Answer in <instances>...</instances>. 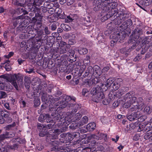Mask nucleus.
<instances>
[{
    "label": "nucleus",
    "mask_w": 152,
    "mask_h": 152,
    "mask_svg": "<svg viewBox=\"0 0 152 152\" xmlns=\"http://www.w3.org/2000/svg\"><path fill=\"white\" fill-rule=\"evenodd\" d=\"M140 4L142 6H147L149 5L150 3L147 0H144V1H141Z\"/></svg>",
    "instance_id": "obj_61"
},
{
    "label": "nucleus",
    "mask_w": 152,
    "mask_h": 152,
    "mask_svg": "<svg viewBox=\"0 0 152 152\" xmlns=\"http://www.w3.org/2000/svg\"><path fill=\"white\" fill-rule=\"evenodd\" d=\"M81 125V124L78 123H74L70 124L69 126V128L70 129L72 130H75L78 127H80Z\"/></svg>",
    "instance_id": "obj_32"
},
{
    "label": "nucleus",
    "mask_w": 152,
    "mask_h": 152,
    "mask_svg": "<svg viewBox=\"0 0 152 152\" xmlns=\"http://www.w3.org/2000/svg\"><path fill=\"white\" fill-rule=\"evenodd\" d=\"M96 5L94 8L95 11H101L102 13H107L110 11L108 4L96 3Z\"/></svg>",
    "instance_id": "obj_6"
},
{
    "label": "nucleus",
    "mask_w": 152,
    "mask_h": 152,
    "mask_svg": "<svg viewBox=\"0 0 152 152\" xmlns=\"http://www.w3.org/2000/svg\"><path fill=\"white\" fill-rule=\"evenodd\" d=\"M94 77L90 81V84L95 85L97 83L99 82V77L96 76H94Z\"/></svg>",
    "instance_id": "obj_38"
},
{
    "label": "nucleus",
    "mask_w": 152,
    "mask_h": 152,
    "mask_svg": "<svg viewBox=\"0 0 152 152\" xmlns=\"http://www.w3.org/2000/svg\"><path fill=\"white\" fill-rule=\"evenodd\" d=\"M91 93L94 96L92 99V100L96 102H99L105 97L100 87L93 88L91 90Z\"/></svg>",
    "instance_id": "obj_4"
},
{
    "label": "nucleus",
    "mask_w": 152,
    "mask_h": 152,
    "mask_svg": "<svg viewBox=\"0 0 152 152\" xmlns=\"http://www.w3.org/2000/svg\"><path fill=\"white\" fill-rule=\"evenodd\" d=\"M93 73H94L93 67L91 66H88L86 71L80 72V76H83L84 77H92L93 76Z\"/></svg>",
    "instance_id": "obj_12"
},
{
    "label": "nucleus",
    "mask_w": 152,
    "mask_h": 152,
    "mask_svg": "<svg viewBox=\"0 0 152 152\" xmlns=\"http://www.w3.org/2000/svg\"><path fill=\"white\" fill-rule=\"evenodd\" d=\"M50 123V124L47 125H45V128L47 130L54 128L55 126V123H54L53 121Z\"/></svg>",
    "instance_id": "obj_41"
},
{
    "label": "nucleus",
    "mask_w": 152,
    "mask_h": 152,
    "mask_svg": "<svg viewBox=\"0 0 152 152\" xmlns=\"http://www.w3.org/2000/svg\"><path fill=\"white\" fill-rule=\"evenodd\" d=\"M144 113L148 114H150L152 112V110L151 109L150 107L149 106H146L143 110Z\"/></svg>",
    "instance_id": "obj_51"
},
{
    "label": "nucleus",
    "mask_w": 152,
    "mask_h": 152,
    "mask_svg": "<svg viewBox=\"0 0 152 152\" xmlns=\"http://www.w3.org/2000/svg\"><path fill=\"white\" fill-rule=\"evenodd\" d=\"M16 12L19 14H22V15H26V11H25L24 10V8L23 7H19L16 9Z\"/></svg>",
    "instance_id": "obj_42"
},
{
    "label": "nucleus",
    "mask_w": 152,
    "mask_h": 152,
    "mask_svg": "<svg viewBox=\"0 0 152 152\" xmlns=\"http://www.w3.org/2000/svg\"><path fill=\"white\" fill-rule=\"evenodd\" d=\"M7 81L12 83L16 89L19 90L23 87V76L18 74H10L8 75Z\"/></svg>",
    "instance_id": "obj_3"
},
{
    "label": "nucleus",
    "mask_w": 152,
    "mask_h": 152,
    "mask_svg": "<svg viewBox=\"0 0 152 152\" xmlns=\"http://www.w3.org/2000/svg\"><path fill=\"white\" fill-rule=\"evenodd\" d=\"M139 98H137L135 96H132L131 99L129 100L130 102L132 104L133 106L134 107V105H136V104L138 103V101Z\"/></svg>",
    "instance_id": "obj_36"
},
{
    "label": "nucleus",
    "mask_w": 152,
    "mask_h": 152,
    "mask_svg": "<svg viewBox=\"0 0 152 152\" xmlns=\"http://www.w3.org/2000/svg\"><path fill=\"white\" fill-rule=\"evenodd\" d=\"M115 18V15L114 13L109 12L107 14L102 17L101 18V20L102 21H104L107 20L109 18H111V20L113 19V18Z\"/></svg>",
    "instance_id": "obj_22"
},
{
    "label": "nucleus",
    "mask_w": 152,
    "mask_h": 152,
    "mask_svg": "<svg viewBox=\"0 0 152 152\" xmlns=\"http://www.w3.org/2000/svg\"><path fill=\"white\" fill-rule=\"evenodd\" d=\"M19 144L17 143H14L12 145H7V148L9 150H16L19 147Z\"/></svg>",
    "instance_id": "obj_34"
},
{
    "label": "nucleus",
    "mask_w": 152,
    "mask_h": 152,
    "mask_svg": "<svg viewBox=\"0 0 152 152\" xmlns=\"http://www.w3.org/2000/svg\"><path fill=\"white\" fill-rule=\"evenodd\" d=\"M96 143L95 141L91 140V142H90L88 144L89 145V148H91L92 147L95 146L96 145Z\"/></svg>",
    "instance_id": "obj_64"
},
{
    "label": "nucleus",
    "mask_w": 152,
    "mask_h": 152,
    "mask_svg": "<svg viewBox=\"0 0 152 152\" xmlns=\"http://www.w3.org/2000/svg\"><path fill=\"white\" fill-rule=\"evenodd\" d=\"M58 23L57 22H54L51 23L49 25V28L52 31H55L57 27Z\"/></svg>",
    "instance_id": "obj_33"
},
{
    "label": "nucleus",
    "mask_w": 152,
    "mask_h": 152,
    "mask_svg": "<svg viewBox=\"0 0 152 152\" xmlns=\"http://www.w3.org/2000/svg\"><path fill=\"white\" fill-rule=\"evenodd\" d=\"M68 48L65 47V46H63L61 47L60 49V53H61L64 54L66 53L68 51Z\"/></svg>",
    "instance_id": "obj_59"
},
{
    "label": "nucleus",
    "mask_w": 152,
    "mask_h": 152,
    "mask_svg": "<svg viewBox=\"0 0 152 152\" xmlns=\"http://www.w3.org/2000/svg\"><path fill=\"white\" fill-rule=\"evenodd\" d=\"M56 110H56L55 113H53L51 115V118L52 120V121H58V122H65V118L63 116V114L61 115V114H59L58 113H56L58 112L59 111Z\"/></svg>",
    "instance_id": "obj_11"
},
{
    "label": "nucleus",
    "mask_w": 152,
    "mask_h": 152,
    "mask_svg": "<svg viewBox=\"0 0 152 152\" xmlns=\"http://www.w3.org/2000/svg\"><path fill=\"white\" fill-rule=\"evenodd\" d=\"M110 6V9L111 10L110 12H111L114 13V15H115L117 12L118 11V7L119 6H121L120 5H118L117 3L113 1V0H112V2L108 4Z\"/></svg>",
    "instance_id": "obj_14"
},
{
    "label": "nucleus",
    "mask_w": 152,
    "mask_h": 152,
    "mask_svg": "<svg viewBox=\"0 0 152 152\" xmlns=\"http://www.w3.org/2000/svg\"><path fill=\"white\" fill-rule=\"evenodd\" d=\"M41 87H39V88L37 90V93H39V94L41 93V95L42 96L41 97V99L42 101L44 102L48 103L50 102V104L49 105V108L50 109V110H51L52 108L53 107H51V106L50 105V104L51 103H52L53 101L54 100V99L53 96L52 95H48V96H47V93L45 92L44 89V88H42H42H40Z\"/></svg>",
    "instance_id": "obj_5"
},
{
    "label": "nucleus",
    "mask_w": 152,
    "mask_h": 152,
    "mask_svg": "<svg viewBox=\"0 0 152 152\" xmlns=\"http://www.w3.org/2000/svg\"><path fill=\"white\" fill-rule=\"evenodd\" d=\"M138 100V103L136 104V105H134V107H133V109L134 110H137V111L142 110L144 107L142 98L141 97H139Z\"/></svg>",
    "instance_id": "obj_16"
},
{
    "label": "nucleus",
    "mask_w": 152,
    "mask_h": 152,
    "mask_svg": "<svg viewBox=\"0 0 152 152\" xmlns=\"http://www.w3.org/2000/svg\"><path fill=\"white\" fill-rule=\"evenodd\" d=\"M78 52L80 55H84L87 53L88 50L85 48H81L78 50Z\"/></svg>",
    "instance_id": "obj_46"
},
{
    "label": "nucleus",
    "mask_w": 152,
    "mask_h": 152,
    "mask_svg": "<svg viewBox=\"0 0 152 152\" xmlns=\"http://www.w3.org/2000/svg\"><path fill=\"white\" fill-rule=\"evenodd\" d=\"M46 139L47 142H50V145H52L50 148L51 151H52L54 150V148L58 147V145H62L65 141V140L63 139H60L58 140H55L53 138H51L50 141L48 138H46Z\"/></svg>",
    "instance_id": "obj_9"
},
{
    "label": "nucleus",
    "mask_w": 152,
    "mask_h": 152,
    "mask_svg": "<svg viewBox=\"0 0 152 152\" xmlns=\"http://www.w3.org/2000/svg\"><path fill=\"white\" fill-rule=\"evenodd\" d=\"M118 8L119 10L116 13L115 16H120L123 21L129 18L131 15L130 13L126 11L125 8L122 6H119Z\"/></svg>",
    "instance_id": "obj_8"
},
{
    "label": "nucleus",
    "mask_w": 152,
    "mask_h": 152,
    "mask_svg": "<svg viewBox=\"0 0 152 152\" xmlns=\"http://www.w3.org/2000/svg\"><path fill=\"white\" fill-rule=\"evenodd\" d=\"M32 3V2H24V6H22L24 8V10L26 11V15L28 14V13L30 12V6L31 4Z\"/></svg>",
    "instance_id": "obj_29"
},
{
    "label": "nucleus",
    "mask_w": 152,
    "mask_h": 152,
    "mask_svg": "<svg viewBox=\"0 0 152 152\" xmlns=\"http://www.w3.org/2000/svg\"><path fill=\"white\" fill-rule=\"evenodd\" d=\"M56 99L57 100H61V101L60 102V104H62L63 102L68 103L69 102L71 101V102H76V98L73 96L62 95L59 97H58Z\"/></svg>",
    "instance_id": "obj_10"
},
{
    "label": "nucleus",
    "mask_w": 152,
    "mask_h": 152,
    "mask_svg": "<svg viewBox=\"0 0 152 152\" xmlns=\"http://www.w3.org/2000/svg\"><path fill=\"white\" fill-rule=\"evenodd\" d=\"M9 150L7 148V145L4 147L0 148V152H8Z\"/></svg>",
    "instance_id": "obj_60"
},
{
    "label": "nucleus",
    "mask_w": 152,
    "mask_h": 152,
    "mask_svg": "<svg viewBox=\"0 0 152 152\" xmlns=\"http://www.w3.org/2000/svg\"><path fill=\"white\" fill-rule=\"evenodd\" d=\"M133 95V93L132 92H128L124 96V98L125 99H131Z\"/></svg>",
    "instance_id": "obj_48"
},
{
    "label": "nucleus",
    "mask_w": 152,
    "mask_h": 152,
    "mask_svg": "<svg viewBox=\"0 0 152 152\" xmlns=\"http://www.w3.org/2000/svg\"><path fill=\"white\" fill-rule=\"evenodd\" d=\"M43 29L38 30L37 29L34 28V30L37 32V35L35 39L36 45L37 48L41 46L42 43H46L47 42L48 36L52 33L48 26L45 25H42Z\"/></svg>",
    "instance_id": "obj_1"
},
{
    "label": "nucleus",
    "mask_w": 152,
    "mask_h": 152,
    "mask_svg": "<svg viewBox=\"0 0 152 152\" xmlns=\"http://www.w3.org/2000/svg\"><path fill=\"white\" fill-rule=\"evenodd\" d=\"M5 133L7 138L13 137L15 135V133L12 132H6Z\"/></svg>",
    "instance_id": "obj_52"
},
{
    "label": "nucleus",
    "mask_w": 152,
    "mask_h": 152,
    "mask_svg": "<svg viewBox=\"0 0 152 152\" xmlns=\"http://www.w3.org/2000/svg\"><path fill=\"white\" fill-rule=\"evenodd\" d=\"M37 126L39 131L42 130L43 129L45 128V125L39 123L37 124Z\"/></svg>",
    "instance_id": "obj_53"
},
{
    "label": "nucleus",
    "mask_w": 152,
    "mask_h": 152,
    "mask_svg": "<svg viewBox=\"0 0 152 152\" xmlns=\"http://www.w3.org/2000/svg\"><path fill=\"white\" fill-rule=\"evenodd\" d=\"M24 84L26 88L27 89H28L30 87L29 86L30 83L31 82L30 77L27 76H25L24 78Z\"/></svg>",
    "instance_id": "obj_28"
},
{
    "label": "nucleus",
    "mask_w": 152,
    "mask_h": 152,
    "mask_svg": "<svg viewBox=\"0 0 152 152\" xmlns=\"http://www.w3.org/2000/svg\"><path fill=\"white\" fill-rule=\"evenodd\" d=\"M34 106L35 107L39 106L40 104V99L38 98H34Z\"/></svg>",
    "instance_id": "obj_47"
},
{
    "label": "nucleus",
    "mask_w": 152,
    "mask_h": 152,
    "mask_svg": "<svg viewBox=\"0 0 152 152\" xmlns=\"http://www.w3.org/2000/svg\"><path fill=\"white\" fill-rule=\"evenodd\" d=\"M72 133L74 138L79 139V137H80V134L79 132H73Z\"/></svg>",
    "instance_id": "obj_57"
},
{
    "label": "nucleus",
    "mask_w": 152,
    "mask_h": 152,
    "mask_svg": "<svg viewBox=\"0 0 152 152\" xmlns=\"http://www.w3.org/2000/svg\"><path fill=\"white\" fill-rule=\"evenodd\" d=\"M92 138V137L91 136L87 137L82 141L83 143L84 144H89L90 142V140H91Z\"/></svg>",
    "instance_id": "obj_54"
},
{
    "label": "nucleus",
    "mask_w": 152,
    "mask_h": 152,
    "mask_svg": "<svg viewBox=\"0 0 152 152\" xmlns=\"http://www.w3.org/2000/svg\"><path fill=\"white\" fill-rule=\"evenodd\" d=\"M125 31H123L122 32H118V33H114L112 37V39L111 41V45L114 43L118 42H121L122 40L124 39L126 36L128 35Z\"/></svg>",
    "instance_id": "obj_7"
},
{
    "label": "nucleus",
    "mask_w": 152,
    "mask_h": 152,
    "mask_svg": "<svg viewBox=\"0 0 152 152\" xmlns=\"http://www.w3.org/2000/svg\"><path fill=\"white\" fill-rule=\"evenodd\" d=\"M74 17H77V15H74V16L73 15L70 14L69 15L67 16V19H66L65 20V22L68 23L72 21L75 19L74 18Z\"/></svg>",
    "instance_id": "obj_37"
},
{
    "label": "nucleus",
    "mask_w": 152,
    "mask_h": 152,
    "mask_svg": "<svg viewBox=\"0 0 152 152\" xmlns=\"http://www.w3.org/2000/svg\"><path fill=\"white\" fill-rule=\"evenodd\" d=\"M63 28L64 30L66 31H69L71 29L70 27L66 24H63Z\"/></svg>",
    "instance_id": "obj_63"
},
{
    "label": "nucleus",
    "mask_w": 152,
    "mask_h": 152,
    "mask_svg": "<svg viewBox=\"0 0 152 152\" xmlns=\"http://www.w3.org/2000/svg\"><path fill=\"white\" fill-rule=\"evenodd\" d=\"M132 24V20L129 19L123 22L122 25L120 26V27L122 28V29H123L125 30H126V29L128 28L129 32L130 33L131 30L129 28L130 27Z\"/></svg>",
    "instance_id": "obj_15"
},
{
    "label": "nucleus",
    "mask_w": 152,
    "mask_h": 152,
    "mask_svg": "<svg viewBox=\"0 0 152 152\" xmlns=\"http://www.w3.org/2000/svg\"><path fill=\"white\" fill-rule=\"evenodd\" d=\"M30 12H33V13H34L35 14V15L34 18H32V20L33 21V22H35L36 21V18L37 15H38L39 17L40 18H41V17L40 15V14L39 13L37 14L36 13V12H38V11L39 10V9L36 7V6H34L32 4H31V5L30 6Z\"/></svg>",
    "instance_id": "obj_17"
},
{
    "label": "nucleus",
    "mask_w": 152,
    "mask_h": 152,
    "mask_svg": "<svg viewBox=\"0 0 152 152\" xmlns=\"http://www.w3.org/2000/svg\"><path fill=\"white\" fill-rule=\"evenodd\" d=\"M148 132L144 134V139L145 140L148 139L150 141L152 140V132L148 131Z\"/></svg>",
    "instance_id": "obj_30"
},
{
    "label": "nucleus",
    "mask_w": 152,
    "mask_h": 152,
    "mask_svg": "<svg viewBox=\"0 0 152 152\" xmlns=\"http://www.w3.org/2000/svg\"><path fill=\"white\" fill-rule=\"evenodd\" d=\"M91 56L86 55V57L84 58L83 60V63L85 64H86L87 65H89L90 64V59Z\"/></svg>",
    "instance_id": "obj_44"
},
{
    "label": "nucleus",
    "mask_w": 152,
    "mask_h": 152,
    "mask_svg": "<svg viewBox=\"0 0 152 152\" xmlns=\"http://www.w3.org/2000/svg\"><path fill=\"white\" fill-rule=\"evenodd\" d=\"M94 73H93V76L99 77L102 74V72L101 71V69L100 66L98 65H95L93 67Z\"/></svg>",
    "instance_id": "obj_21"
},
{
    "label": "nucleus",
    "mask_w": 152,
    "mask_h": 152,
    "mask_svg": "<svg viewBox=\"0 0 152 152\" xmlns=\"http://www.w3.org/2000/svg\"><path fill=\"white\" fill-rule=\"evenodd\" d=\"M74 103L75 102H73L72 103H66V102H63L62 104H61L57 108L56 111H59L63 109L66 107H67L68 108L72 109L73 107H74Z\"/></svg>",
    "instance_id": "obj_18"
},
{
    "label": "nucleus",
    "mask_w": 152,
    "mask_h": 152,
    "mask_svg": "<svg viewBox=\"0 0 152 152\" xmlns=\"http://www.w3.org/2000/svg\"><path fill=\"white\" fill-rule=\"evenodd\" d=\"M126 116L128 120L130 121H132L139 119V115L137 113L134 112L131 114L127 115Z\"/></svg>",
    "instance_id": "obj_20"
},
{
    "label": "nucleus",
    "mask_w": 152,
    "mask_h": 152,
    "mask_svg": "<svg viewBox=\"0 0 152 152\" xmlns=\"http://www.w3.org/2000/svg\"><path fill=\"white\" fill-rule=\"evenodd\" d=\"M151 42V40H150V39L146 37H145L142 40V42L143 45H147L148 44Z\"/></svg>",
    "instance_id": "obj_45"
},
{
    "label": "nucleus",
    "mask_w": 152,
    "mask_h": 152,
    "mask_svg": "<svg viewBox=\"0 0 152 152\" xmlns=\"http://www.w3.org/2000/svg\"><path fill=\"white\" fill-rule=\"evenodd\" d=\"M24 0H15L14 3V5L15 6H18L22 7V6H24Z\"/></svg>",
    "instance_id": "obj_40"
},
{
    "label": "nucleus",
    "mask_w": 152,
    "mask_h": 152,
    "mask_svg": "<svg viewBox=\"0 0 152 152\" xmlns=\"http://www.w3.org/2000/svg\"><path fill=\"white\" fill-rule=\"evenodd\" d=\"M88 117L85 116L83 117L80 121H81V125H83L84 124L87 123L88 122Z\"/></svg>",
    "instance_id": "obj_49"
},
{
    "label": "nucleus",
    "mask_w": 152,
    "mask_h": 152,
    "mask_svg": "<svg viewBox=\"0 0 152 152\" xmlns=\"http://www.w3.org/2000/svg\"><path fill=\"white\" fill-rule=\"evenodd\" d=\"M132 37L130 36L128 43L131 46V49L133 50L138 45L140 42V39H142L143 37V32L142 28L140 26H138L136 27L132 32Z\"/></svg>",
    "instance_id": "obj_2"
},
{
    "label": "nucleus",
    "mask_w": 152,
    "mask_h": 152,
    "mask_svg": "<svg viewBox=\"0 0 152 152\" xmlns=\"http://www.w3.org/2000/svg\"><path fill=\"white\" fill-rule=\"evenodd\" d=\"M96 127V125L95 123H90L86 125V128L90 132L92 131L95 129Z\"/></svg>",
    "instance_id": "obj_27"
},
{
    "label": "nucleus",
    "mask_w": 152,
    "mask_h": 152,
    "mask_svg": "<svg viewBox=\"0 0 152 152\" xmlns=\"http://www.w3.org/2000/svg\"><path fill=\"white\" fill-rule=\"evenodd\" d=\"M142 125H140L139 126L138 131L140 132H144L146 131V132H148V131L152 132L151 130V126H148L147 125H145L144 127Z\"/></svg>",
    "instance_id": "obj_23"
},
{
    "label": "nucleus",
    "mask_w": 152,
    "mask_h": 152,
    "mask_svg": "<svg viewBox=\"0 0 152 152\" xmlns=\"http://www.w3.org/2000/svg\"><path fill=\"white\" fill-rule=\"evenodd\" d=\"M70 57L68 58L69 61L71 63L75 62L76 61L77 56L76 55L73 53H70L69 55Z\"/></svg>",
    "instance_id": "obj_39"
},
{
    "label": "nucleus",
    "mask_w": 152,
    "mask_h": 152,
    "mask_svg": "<svg viewBox=\"0 0 152 152\" xmlns=\"http://www.w3.org/2000/svg\"><path fill=\"white\" fill-rule=\"evenodd\" d=\"M39 132V136L41 137H43L46 136L48 137L50 136V134L48 131V130L46 129H43L42 130H41Z\"/></svg>",
    "instance_id": "obj_25"
},
{
    "label": "nucleus",
    "mask_w": 152,
    "mask_h": 152,
    "mask_svg": "<svg viewBox=\"0 0 152 152\" xmlns=\"http://www.w3.org/2000/svg\"><path fill=\"white\" fill-rule=\"evenodd\" d=\"M53 91V86L52 85H49L46 89V91L48 93H51Z\"/></svg>",
    "instance_id": "obj_56"
},
{
    "label": "nucleus",
    "mask_w": 152,
    "mask_h": 152,
    "mask_svg": "<svg viewBox=\"0 0 152 152\" xmlns=\"http://www.w3.org/2000/svg\"><path fill=\"white\" fill-rule=\"evenodd\" d=\"M82 115L80 113H77L73 116L72 121L73 122H76L78 121L82 117Z\"/></svg>",
    "instance_id": "obj_35"
},
{
    "label": "nucleus",
    "mask_w": 152,
    "mask_h": 152,
    "mask_svg": "<svg viewBox=\"0 0 152 152\" xmlns=\"http://www.w3.org/2000/svg\"><path fill=\"white\" fill-rule=\"evenodd\" d=\"M107 75L106 74H104L102 75L101 76L99 77V82L101 81V82H102L106 81L107 79Z\"/></svg>",
    "instance_id": "obj_43"
},
{
    "label": "nucleus",
    "mask_w": 152,
    "mask_h": 152,
    "mask_svg": "<svg viewBox=\"0 0 152 152\" xmlns=\"http://www.w3.org/2000/svg\"><path fill=\"white\" fill-rule=\"evenodd\" d=\"M61 9H59L57 13V15L58 17L61 19H64L65 18L64 15H63L64 13H60V12H61Z\"/></svg>",
    "instance_id": "obj_55"
},
{
    "label": "nucleus",
    "mask_w": 152,
    "mask_h": 152,
    "mask_svg": "<svg viewBox=\"0 0 152 152\" xmlns=\"http://www.w3.org/2000/svg\"><path fill=\"white\" fill-rule=\"evenodd\" d=\"M11 87L12 86L9 83H4L0 81V90L10 91L12 90Z\"/></svg>",
    "instance_id": "obj_19"
},
{
    "label": "nucleus",
    "mask_w": 152,
    "mask_h": 152,
    "mask_svg": "<svg viewBox=\"0 0 152 152\" xmlns=\"http://www.w3.org/2000/svg\"><path fill=\"white\" fill-rule=\"evenodd\" d=\"M110 79H107L106 81L105 82L104 84V88L105 91H106L107 90H111V83Z\"/></svg>",
    "instance_id": "obj_31"
},
{
    "label": "nucleus",
    "mask_w": 152,
    "mask_h": 152,
    "mask_svg": "<svg viewBox=\"0 0 152 152\" xmlns=\"http://www.w3.org/2000/svg\"><path fill=\"white\" fill-rule=\"evenodd\" d=\"M38 120L41 122H46L47 123L51 122L52 121L50 115L48 113L41 114L38 118Z\"/></svg>",
    "instance_id": "obj_13"
},
{
    "label": "nucleus",
    "mask_w": 152,
    "mask_h": 152,
    "mask_svg": "<svg viewBox=\"0 0 152 152\" xmlns=\"http://www.w3.org/2000/svg\"><path fill=\"white\" fill-rule=\"evenodd\" d=\"M114 19V23L115 25L119 26L124 21L120 16L117 15L115 16Z\"/></svg>",
    "instance_id": "obj_26"
},
{
    "label": "nucleus",
    "mask_w": 152,
    "mask_h": 152,
    "mask_svg": "<svg viewBox=\"0 0 152 152\" xmlns=\"http://www.w3.org/2000/svg\"><path fill=\"white\" fill-rule=\"evenodd\" d=\"M34 27V25H30L27 27L26 26L24 28H25V30L26 31V32L27 33L28 31H29V30H30L31 29H33Z\"/></svg>",
    "instance_id": "obj_58"
},
{
    "label": "nucleus",
    "mask_w": 152,
    "mask_h": 152,
    "mask_svg": "<svg viewBox=\"0 0 152 152\" xmlns=\"http://www.w3.org/2000/svg\"><path fill=\"white\" fill-rule=\"evenodd\" d=\"M110 79L111 90H114L115 91L118 89L120 86L119 84H118L115 82L113 81L112 80Z\"/></svg>",
    "instance_id": "obj_24"
},
{
    "label": "nucleus",
    "mask_w": 152,
    "mask_h": 152,
    "mask_svg": "<svg viewBox=\"0 0 152 152\" xmlns=\"http://www.w3.org/2000/svg\"><path fill=\"white\" fill-rule=\"evenodd\" d=\"M96 3L98 2L99 3H101L106 4H109L112 2V0H99V1L97 0L96 1Z\"/></svg>",
    "instance_id": "obj_50"
},
{
    "label": "nucleus",
    "mask_w": 152,
    "mask_h": 152,
    "mask_svg": "<svg viewBox=\"0 0 152 152\" xmlns=\"http://www.w3.org/2000/svg\"><path fill=\"white\" fill-rule=\"evenodd\" d=\"M7 96V94L4 91H0V99L4 98Z\"/></svg>",
    "instance_id": "obj_62"
}]
</instances>
